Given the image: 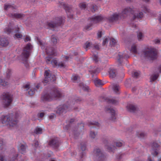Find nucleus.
Segmentation results:
<instances>
[{
    "instance_id": "f257e3e1",
    "label": "nucleus",
    "mask_w": 161,
    "mask_h": 161,
    "mask_svg": "<svg viewBox=\"0 0 161 161\" xmlns=\"http://www.w3.org/2000/svg\"><path fill=\"white\" fill-rule=\"evenodd\" d=\"M80 101L81 100L79 98H75L74 97H69L67 103L60 105L58 107L56 113L59 114L66 113L71 110L72 106L76 103Z\"/></svg>"
},
{
    "instance_id": "f03ea898",
    "label": "nucleus",
    "mask_w": 161,
    "mask_h": 161,
    "mask_svg": "<svg viewBox=\"0 0 161 161\" xmlns=\"http://www.w3.org/2000/svg\"><path fill=\"white\" fill-rule=\"evenodd\" d=\"M63 96L62 93L57 89L54 88L50 93L42 95L41 97V101L45 102L56 100Z\"/></svg>"
},
{
    "instance_id": "7ed1b4c3",
    "label": "nucleus",
    "mask_w": 161,
    "mask_h": 161,
    "mask_svg": "<svg viewBox=\"0 0 161 161\" xmlns=\"http://www.w3.org/2000/svg\"><path fill=\"white\" fill-rule=\"evenodd\" d=\"M157 51L154 48H147L142 52L141 57L149 60H154L157 57Z\"/></svg>"
},
{
    "instance_id": "20e7f679",
    "label": "nucleus",
    "mask_w": 161,
    "mask_h": 161,
    "mask_svg": "<svg viewBox=\"0 0 161 161\" xmlns=\"http://www.w3.org/2000/svg\"><path fill=\"white\" fill-rule=\"evenodd\" d=\"M33 48L32 45L30 43H28L24 48L23 51L22 53V59L25 63V66L27 67L29 66L28 63V59L30 56Z\"/></svg>"
},
{
    "instance_id": "39448f33",
    "label": "nucleus",
    "mask_w": 161,
    "mask_h": 161,
    "mask_svg": "<svg viewBox=\"0 0 161 161\" xmlns=\"http://www.w3.org/2000/svg\"><path fill=\"white\" fill-rule=\"evenodd\" d=\"M1 121L2 124L8 125L10 127H13L17 123L16 119L12 114L2 116Z\"/></svg>"
},
{
    "instance_id": "423d86ee",
    "label": "nucleus",
    "mask_w": 161,
    "mask_h": 161,
    "mask_svg": "<svg viewBox=\"0 0 161 161\" xmlns=\"http://www.w3.org/2000/svg\"><path fill=\"white\" fill-rule=\"evenodd\" d=\"M64 19L62 17H56L53 21L47 23V25L50 28H54L63 25Z\"/></svg>"
},
{
    "instance_id": "0eeeda50",
    "label": "nucleus",
    "mask_w": 161,
    "mask_h": 161,
    "mask_svg": "<svg viewBox=\"0 0 161 161\" xmlns=\"http://www.w3.org/2000/svg\"><path fill=\"white\" fill-rule=\"evenodd\" d=\"M2 99L4 107L7 108L9 106L12 101L11 96L7 93H4L2 95Z\"/></svg>"
},
{
    "instance_id": "6e6552de",
    "label": "nucleus",
    "mask_w": 161,
    "mask_h": 161,
    "mask_svg": "<svg viewBox=\"0 0 161 161\" xmlns=\"http://www.w3.org/2000/svg\"><path fill=\"white\" fill-rule=\"evenodd\" d=\"M49 70H45V77L43 81L44 84H47L50 81H53L56 80L55 76L54 75L50 74Z\"/></svg>"
},
{
    "instance_id": "1a4fd4ad",
    "label": "nucleus",
    "mask_w": 161,
    "mask_h": 161,
    "mask_svg": "<svg viewBox=\"0 0 161 161\" xmlns=\"http://www.w3.org/2000/svg\"><path fill=\"white\" fill-rule=\"evenodd\" d=\"M95 155L96 161H103L105 157L101 149L96 148L94 150Z\"/></svg>"
},
{
    "instance_id": "9d476101",
    "label": "nucleus",
    "mask_w": 161,
    "mask_h": 161,
    "mask_svg": "<svg viewBox=\"0 0 161 161\" xmlns=\"http://www.w3.org/2000/svg\"><path fill=\"white\" fill-rule=\"evenodd\" d=\"M135 9L134 8L130 7H127L124 8L122 12L121 15L124 17H126L130 14H133L134 13Z\"/></svg>"
},
{
    "instance_id": "9b49d317",
    "label": "nucleus",
    "mask_w": 161,
    "mask_h": 161,
    "mask_svg": "<svg viewBox=\"0 0 161 161\" xmlns=\"http://www.w3.org/2000/svg\"><path fill=\"white\" fill-rule=\"evenodd\" d=\"M152 149L153 152H152V154L156 156L158 153V149L159 148L160 146L157 142L155 141L153 142L151 145Z\"/></svg>"
},
{
    "instance_id": "f8f14e48",
    "label": "nucleus",
    "mask_w": 161,
    "mask_h": 161,
    "mask_svg": "<svg viewBox=\"0 0 161 161\" xmlns=\"http://www.w3.org/2000/svg\"><path fill=\"white\" fill-rule=\"evenodd\" d=\"M103 19V17L101 15H94L90 18V21L94 24L101 22Z\"/></svg>"
},
{
    "instance_id": "ddd939ff",
    "label": "nucleus",
    "mask_w": 161,
    "mask_h": 161,
    "mask_svg": "<svg viewBox=\"0 0 161 161\" xmlns=\"http://www.w3.org/2000/svg\"><path fill=\"white\" fill-rule=\"evenodd\" d=\"M105 110L106 111L111 114L110 120L114 121L116 119V114L114 110L112 108H106Z\"/></svg>"
},
{
    "instance_id": "4468645a",
    "label": "nucleus",
    "mask_w": 161,
    "mask_h": 161,
    "mask_svg": "<svg viewBox=\"0 0 161 161\" xmlns=\"http://www.w3.org/2000/svg\"><path fill=\"white\" fill-rule=\"evenodd\" d=\"M63 8L66 10L68 17L70 18H73V15L72 13V10L71 8L69 7L68 5L65 4H63Z\"/></svg>"
},
{
    "instance_id": "2eb2a0df",
    "label": "nucleus",
    "mask_w": 161,
    "mask_h": 161,
    "mask_svg": "<svg viewBox=\"0 0 161 161\" xmlns=\"http://www.w3.org/2000/svg\"><path fill=\"white\" fill-rule=\"evenodd\" d=\"M119 19V14L117 13H115L109 17L108 20L110 22H114L117 21Z\"/></svg>"
},
{
    "instance_id": "dca6fc26",
    "label": "nucleus",
    "mask_w": 161,
    "mask_h": 161,
    "mask_svg": "<svg viewBox=\"0 0 161 161\" xmlns=\"http://www.w3.org/2000/svg\"><path fill=\"white\" fill-rule=\"evenodd\" d=\"M49 145L53 147H58L59 146V142L57 138H53L50 141Z\"/></svg>"
},
{
    "instance_id": "f3484780",
    "label": "nucleus",
    "mask_w": 161,
    "mask_h": 161,
    "mask_svg": "<svg viewBox=\"0 0 161 161\" xmlns=\"http://www.w3.org/2000/svg\"><path fill=\"white\" fill-rule=\"evenodd\" d=\"M9 16L13 18L22 19L25 17V15L23 14L15 13L10 14Z\"/></svg>"
},
{
    "instance_id": "a211bd4d",
    "label": "nucleus",
    "mask_w": 161,
    "mask_h": 161,
    "mask_svg": "<svg viewBox=\"0 0 161 161\" xmlns=\"http://www.w3.org/2000/svg\"><path fill=\"white\" fill-rule=\"evenodd\" d=\"M126 107L128 111L130 112H135L138 110L137 106L132 104L127 105Z\"/></svg>"
},
{
    "instance_id": "6ab92c4d",
    "label": "nucleus",
    "mask_w": 161,
    "mask_h": 161,
    "mask_svg": "<svg viewBox=\"0 0 161 161\" xmlns=\"http://www.w3.org/2000/svg\"><path fill=\"white\" fill-rule=\"evenodd\" d=\"M128 58H129V56L128 55L125 54L119 53L118 55V56L117 58L118 62L120 64H121L124 58L126 59Z\"/></svg>"
},
{
    "instance_id": "aec40b11",
    "label": "nucleus",
    "mask_w": 161,
    "mask_h": 161,
    "mask_svg": "<svg viewBox=\"0 0 161 161\" xmlns=\"http://www.w3.org/2000/svg\"><path fill=\"white\" fill-rule=\"evenodd\" d=\"M46 52L49 55H55V49L52 47H47L46 48Z\"/></svg>"
},
{
    "instance_id": "412c9836",
    "label": "nucleus",
    "mask_w": 161,
    "mask_h": 161,
    "mask_svg": "<svg viewBox=\"0 0 161 161\" xmlns=\"http://www.w3.org/2000/svg\"><path fill=\"white\" fill-rule=\"evenodd\" d=\"M143 17V14L142 12H139L137 13L134 14L131 19L133 20H134L136 19H141Z\"/></svg>"
},
{
    "instance_id": "4be33fe9",
    "label": "nucleus",
    "mask_w": 161,
    "mask_h": 161,
    "mask_svg": "<svg viewBox=\"0 0 161 161\" xmlns=\"http://www.w3.org/2000/svg\"><path fill=\"white\" fill-rule=\"evenodd\" d=\"M109 73L110 78H115L116 76L117 71L115 69H110L109 71Z\"/></svg>"
},
{
    "instance_id": "5701e85b",
    "label": "nucleus",
    "mask_w": 161,
    "mask_h": 161,
    "mask_svg": "<svg viewBox=\"0 0 161 161\" xmlns=\"http://www.w3.org/2000/svg\"><path fill=\"white\" fill-rule=\"evenodd\" d=\"M73 133L74 138L77 139L80 134V128H75L73 130Z\"/></svg>"
},
{
    "instance_id": "b1692460",
    "label": "nucleus",
    "mask_w": 161,
    "mask_h": 161,
    "mask_svg": "<svg viewBox=\"0 0 161 161\" xmlns=\"http://www.w3.org/2000/svg\"><path fill=\"white\" fill-rule=\"evenodd\" d=\"M9 43L8 42L6 38H0V45L3 46H6Z\"/></svg>"
},
{
    "instance_id": "393cba45",
    "label": "nucleus",
    "mask_w": 161,
    "mask_h": 161,
    "mask_svg": "<svg viewBox=\"0 0 161 161\" xmlns=\"http://www.w3.org/2000/svg\"><path fill=\"white\" fill-rule=\"evenodd\" d=\"M112 88L114 92L116 93H119V85L117 84H113L112 85Z\"/></svg>"
},
{
    "instance_id": "a878e982",
    "label": "nucleus",
    "mask_w": 161,
    "mask_h": 161,
    "mask_svg": "<svg viewBox=\"0 0 161 161\" xmlns=\"http://www.w3.org/2000/svg\"><path fill=\"white\" fill-rule=\"evenodd\" d=\"M97 136V132H96L92 130L90 131L89 136L92 139H96Z\"/></svg>"
},
{
    "instance_id": "bb28decb",
    "label": "nucleus",
    "mask_w": 161,
    "mask_h": 161,
    "mask_svg": "<svg viewBox=\"0 0 161 161\" xmlns=\"http://www.w3.org/2000/svg\"><path fill=\"white\" fill-rule=\"evenodd\" d=\"M16 9V6H13L12 5L10 4L6 3L5 4L4 6V9L5 10H8L9 8Z\"/></svg>"
},
{
    "instance_id": "cd10ccee",
    "label": "nucleus",
    "mask_w": 161,
    "mask_h": 161,
    "mask_svg": "<svg viewBox=\"0 0 161 161\" xmlns=\"http://www.w3.org/2000/svg\"><path fill=\"white\" fill-rule=\"evenodd\" d=\"M107 101L109 103L114 104H116L118 102L117 99L114 98H108L107 99Z\"/></svg>"
},
{
    "instance_id": "c85d7f7f",
    "label": "nucleus",
    "mask_w": 161,
    "mask_h": 161,
    "mask_svg": "<svg viewBox=\"0 0 161 161\" xmlns=\"http://www.w3.org/2000/svg\"><path fill=\"white\" fill-rule=\"evenodd\" d=\"M94 83L97 86H99L103 85L101 80L97 78L95 79L94 80Z\"/></svg>"
},
{
    "instance_id": "c756f323",
    "label": "nucleus",
    "mask_w": 161,
    "mask_h": 161,
    "mask_svg": "<svg viewBox=\"0 0 161 161\" xmlns=\"http://www.w3.org/2000/svg\"><path fill=\"white\" fill-rule=\"evenodd\" d=\"M137 37L139 41H140L143 40L144 35L141 31H139L137 32Z\"/></svg>"
},
{
    "instance_id": "7c9ffc66",
    "label": "nucleus",
    "mask_w": 161,
    "mask_h": 161,
    "mask_svg": "<svg viewBox=\"0 0 161 161\" xmlns=\"http://www.w3.org/2000/svg\"><path fill=\"white\" fill-rule=\"evenodd\" d=\"M79 7L81 10H85L86 8L87 5L86 2H82L79 4Z\"/></svg>"
},
{
    "instance_id": "2f4dec72",
    "label": "nucleus",
    "mask_w": 161,
    "mask_h": 161,
    "mask_svg": "<svg viewBox=\"0 0 161 161\" xmlns=\"http://www.w3.org/2000/svg\"><path fill=\"white\" fill-rule=\"evenodd\" d=\"M5 75L6 76V80H8L11 75V70L10 69H8Z\"/></svg>"
},
{
    "instance_id": "473e14b6",
    "label": "nucleus",
    "mask_w": 161,
    "mask_h": 161,
    "mask_svg": "<svg viewBox=\"0 0 161 161\" xmlns=\"http://www.w3.org/2000/svg\"><path fill=\"white\" fill-rule=\"evenodd\" d=\"M104 143L105 144L106 148L109 151H112V148L110 147V144L109 143L108 141L107 140H105L104 141Z\"/></svg>"
},
{
    "instance_id": "72a5a7b5",
    "label": "nucleus",
    "mask_w": 161,
    "mask_h": 161,
    "mask_svg": "<svg viewBox=\"0 0 161 161\" xmlns=\"http://www.w3.org/2000/svg\"><path fill=\"white\" fill-rule=\"evenodd\" d=\"M79 86L82 89L85 91H87L89 89L88 86H87L85 85L82 82L80 83L79 85Z\"/></svg>"
},
{
    "instance_id": "f704fd0d",
    "label": "nucleus",
    "mask_w": 161,
    "mask_h": 161,
    "mask_svg": "<svg viewBox=\"0 0 161 161\" xmlns=\"http://www.w3.org/2000/svg\"><path fill=\"white\" fill-rule=\"evenodd\" d=\"M99 71V69L95 67H94V68H92L90 70H89V72L91 74H96V73H98Z\"/></svg>"
},
{
    "instance_id": "c9c22d12",
    "label": "nucleus",
    "mask_w": 161,
    "mask_h": 161,
    "mask_svg": "<svg viewBox=\"0 0 161 161\" xmlns=\"http://www.w3.org/2000/svg\"><path fill=\"white\" fill-rule=\"evenodd\" d=\"M88 125L91 127H93V126H91V125H94L98 127L100 126V124L98 122L94 121L90 122Z\"/></svg>"
},
{
    "instance_id": "e433bc0d",
    "label": "nucleus",
    "mask_w": 161,
    "mask_h": 161,
    "mask_svg": "<svg viewBox=\"0 0 161 161\" xmlns=\"http://www.w3.org/2000/svg\"><path fill=\"white\" fill-rule=\"evenodd\" d=\"M158 77V74L152 75L150 77V82H153L156 80Z\"/></svg>"
},
{
    "instance_id": "4c0bfd02",
    "label": "nucleus",
    "mask_w": 161,
    "mask_h": 161,
    "mask_svg": "<svg viewBox=\"0 0 161 161\" xmlns=\"http://www.w3.org/2000/svg\"><path fill=\"white\" fill-rule=\"evenodd\" d=\"M34 133L36 134H41L42 132V129L38 127H37L34 131Z\"/></svg>"
},
{
    "instance_id": "58836bf2",
    "label": "nucleus",
    "mask_w": 161,
    "mask_h": 161,
    "mask_svg": "<svg viewBox=\"0 0 161 161\" xmlns=\"http://www.w3.org/2000/svg\"><path fill=\"white\" fill-rule=\"evenodd\" d=\"M5 32L6 33L9 34L11 33H13V29L9 27H7L4 30Z\"/></svg>"
},
{
    "instance_id": "ea45409f",
    "label": "nucleus",
    "mask_w": 161,
    "mask_h": 161,
    "mask_svg": "<svg viewBox=\"0 0 161 161\" xmlns=\"http://www.w3.org/2000/svg\"><path fill=\"white\" fill-rule=\"evenodd\" d=\"M72 79L74 82H78L80 79V77L78 75H75L73 76V77L72 78Z\"/></svg>"
},
{
    "instance_id": "a19ab883",
    "label": "nucleus",
    "mask_w": 161,
    "mask_h": 161,
    "mask_svg": "<svg viewBox=\"0 0 161 161\" xmlns=\"http://www.w3.org/2000/svg\"><path fill=\"white\" fill-rule=\"evenodd\" d=\"M0 84L3 86H5L8 85V83L4 79H0Z\"/></svg>"
},
{
    "instance_id": "79ce46f5",
    "label": "nucleus",
    "mask_w": 161,
    "mask_h": 161,
    "mask_svg": "<svg viewBox=\"0 0 161 161\" xmlns=\"http://www.w3.org/2000/svg\"><path fill=\"white\" fill-rule=\"evenodd\" d=\"M51 42L54 44H56L57 42V40L56 38L53 35H52L51 36Z\"/></svg>"
},
{
    "instance_id": "37998d69",
    "label": "nucleus",
    "mask_w": 161,
    "mask_h": 161,
    "mask_svg": "<svg viewBox=\"0 0 161 161\" xmlns=\"http://www.w3.org/2000/svg\"><path fill=\"white\" fill-rule=\"evenodd\" d=\"M116 43V41L114 39L112 38L110 39V44L111 46L115 45Z\"/></svg>"
},
{
    "instance_id": "c03bdc74",
    "label": "nucleus",
    "mask_w": 161,
    "mask_h": 161,
    "mask_svg": "<svg viewBox=\"0 0 161 161\" xmlns=\"http://www.w3.org/2000/svg\"><path fill=\"white\" fill-rule=\"evenodd\" d=\"M26 148V147L25 145L22 144L19 147V149L22 152H24L25 151Z\"/></svg>"
},
{
    "instance_id": "a18cd8bd",
    "label": "nucleus",
    "mask_w": 161,
    "mask_h": 161,
    "mask_svg": "<svg viewBox=\"0 0 161 161\" xmlns=\"http://www.w3.org/2000/svg\"><path fill=\"white\" fill-rule=\"evenodd\" d=\"M35 93L34 90L33 89H29L28 92V94L31 96L34 94Z\"/></svg>"
},
{
    "instance_id": "49530a36",
    "label": "nucleus",
    "mask_w": 161,
    "mask_h": 161,
    "mask_svg": "<svg viewBox=\"0 0 161 161\" xmlns=\"http://www.w3.org/2000/svg\"><path fill=\"white\" fill-rule=\"evenodd\" d=\"M93 24L91 22L90 23L85 26V29L86 30H90L91 27Z\"/></svg>"
},
{
    "instance_id": "de8ad7c7",
    "label": "nucleus",
    "mask_w": 161,
    "mask_h": 161,
    "mask_svg": "<svg viewBox=\"0 0 161 161\" xmlns=\"http://www.w3.org/2000/svg\"><path fill=\"white\" fill-rule=\"evenodd\" d=\"M85 46L84 47V48L86 49L92 45V43L87 41L85 43Z\"/></svg>"
},
{
    "instance_id": "09e8293b",
    "label": "nucleus",
    "mask_w": 161,
    "mask_h": 161,
    "mask_svg": "<svg viewBox=\"0 0 161 161\" xmlns=\"http://www.w3.org/2000/svg\"><path fill=\"white\" fill-rule=\"evenodd\" d=\"M98 7L96 5H92L91 8V11L92 12H94L96 10H97Z\"/></svg>"
},
{
    "instance_id": "8fccbe9b",
    "label": "nucleus",
    "mask_w": 161,
    "mask_h": 161,
    "mask_svg": "<svg viewBox=\"0 0 161 161\" xmlns=\"http://www.w3.org/2000/svg\"><path fill=\"white\" fill-rule=\"evenodd\" d=\"M75 119H72L70 120L69 121V125H67L66 126L69 127L71 126L74 123L75 121Z\"/></svg>"
},
{
    "instance_id": "3c124183",
    "label": "nucleus",
    "mask_w": 161,
    "mask_h": 161,
    "mask_svg": "<svg viewBox=\"0 0 161 161\" xmlns=\"http://www.w3.org/2000/svg\"><path fill=\"white\" fill-rule=\"evenodd\" d=\"M51 63L52 64L54 65L55 66H58V65L57 60L55 59L52 60V61H51Z\"/></svg>"
},
{
    "instance_id": "603ef678",
    "label": "nucleus",
    "mask_w": 161,
    "mask_h": 161,
    "mask_svg": "<svg viewBox=\"0 0 161 161\" xmlns=\"http://www.w3.org/2000/svg\"><path fill=\"white\" fill-rule=\"evenodd\" d=\"M80 148L82 151H84L86 148V145L85 143H81L80 144Z\"/></svg>"
},
{
    "instance_id": "864d4df0",
    "label": "nucleus",
    "mask_w": 161,
    "mask_h": 161,
    "mask_svg": "<svg viewBox=\"0 0 161 161\" xmlns=\"http://www.w3.org/2000/svg\"><path fill=\"white\" fill-rule=\"evenodd\" d=\"M22 36V35L19 33H16L14 35V37L17 38H21Z\"/></svg>"
},
{
    "instance_id": "5fc2aeb1",
    "label": "nucleus",
    "mask_w": 161,
    "mask_h": 161,
    "mask_svg": "<svg viewBox=\"0 0 161 161\" xmlns=\"http://www.w3.org/2000/svg\"><path fill=\"white\" fill-rule=\"evenodd\" d=\"M23 88L24 89H25L26 91L28 90L30 88V86L29 84H25V85L23 86Z\"/></svg>"
},
{
    "instance_id": "6e6d98bb",
    "label": "nucleus",
    "mask_w": 161,
    "mask_h": 161,
    "mask_svg": "<svg viewBox=\"0 0 161 161\" xmlns=\"http://www.w3.org/2000/svg\"><path fill=\"white\" fill-rule=\"evenodd\" d=\"M12 29L13 31V33H19V28L15 27Z\"/></svg>"
},
{
    "instance_id": "4d7b16f0",
    "label": "nucleus",
    "mask_w": 161,
    "mask_h": 161,
    "mask_svg": "<svg viewBox=\"0 0 161 161\" xmlns=\"http://www.w3.org/2000/svg\"><path fill=\"white\" fill-rule=\"evenodd\" d=\"M114 144L118 147H120L123 145V143L120 142H114Z\"/></svg>"
},
{
    "instance_id": "13d9d810",
    "label": "nucleus",
    "mask_w": 161,
    "mask_h": 161,
    "mask_svg": "<svg viewBox=\"0 0 161 161\" xmlns=\"http://www.w3.org/2000/svg\"><path fill=\"white\" fill-rule=\"evenodd\" d=\"M145 134L142 132H140L138 134V136L139 137L142 138L145 136Z\"/></svg>"
},
{
    "instance_id": "bf43d9fd",
    "label": "nucleus",
    "mask_w": 161,
    "mask_h": 161,
    "mask_svg": "<svg viewBox=\"0 0 161 161\" xmlns=\"http://www.w3.org/2000/svg\"><path fill=\"white\" fill-rule=\"evenodd\" d=\"M58 67H60L61 68H64L65 67V65H64V64L63 62L59 63L58 64Z\"/></svg>"
},
{
    "instance_id": "052dcab7",
    "label": "nucleus",
    "mask_w": 161,
    "mask_h": 161,
    "mask_svg": "<svg viewBox=\"0 0 161 161\" xmlns=\"http://www.w3.org/2000/svg\"><path fill=\"white\" fill-rule=\"evenodd\" d=\"M131 50L134 53L136 52V47L135 45H133L132 46Z\"/></svg>"
},
{
    "instance_id": "680f3d73",
    "label": "nucleus",
    "mask_w": 161,
    "mask_h": 161,
    "mask_svg": "<svg viewBox=\"0 0 161 161\" xmlns=\"http://www.w3.org/2000/svg\"><path fill=\"white\" fill-rule=\"evenodd\" d=\"M93 59L96 62H97L98 61V55L96 54L94 55Z\"/></svg>"
},
{
    "instance_id": "e2e57ef3",
    "label": "nucleus",
    "mask_w": 161,
    "mask_h": 161,
    "mask_svg": "<svg viewBox=\"0 0 161 161\" xmlns=\"http://www.w3.org/2000/svg\"><path fill=\"white\" fill-rule=\"evenodd\" d=\"M18 155V154H16L14 156L12 157L11 160L10 161H15Z\"/></svg>"
},
{
    "instance_id": "0e129e2a",
    "label": "nucleus",
    "mask_w": 161,
    "mask_h": 161,
    "mask_svg": "<svg viewBox=\"0 0 161 161\" xmlns=\"http://www.w3.org/2000/svg\"><path fill=\"white\" fill-rule=\"evenodd\" d=\"M25 42H26L29 41H31V39L29 36H25V38L24 39Z\"/></svg>"
},
{
    "instance_id": "69168bd1",
    "label": "nucleus",
    "mask_w": 161,
    "mask_h": 161,
    "mask_svg": "<svg viewBox=\"0 0 161 161\" xmlns=\"http://www.w3.org/2000/svg\"><path fill=\"white\" fill-rule=\"evenodd\" d=\"M46 58V62L48 64H51V61H52L51 58Z\"/></svg>"
},
{
    "instance_id": "338daca9",
    "label": "nucleus",
    "mask_w": 161,
    "mask_h": 161,
    "mask_svg": "<svg viewBox=\"0 0 161 161\" xmlns=\"http://www.w3.org/2000/svg\"><path fill=\"white\" fill-rule=\"evenodd\" d=\"M139 73L137 72H134L133 76L134 77L137 78L139 75Z\"/></svg>"
},
{
    "instance_id": "774afa93",
    "label": "nucleus",
    "mask_w": 161,
    "mask_h": 161,
    "mask_svg": "<svg viewBox=\"0 0 161 161\" xmlns=\"http://www.w3.org/2000/svg\"><path fill=\"white\" fill-rule=\"evenodd\" d=\"M108 41V40L107 38H105L103 41V45L104 46L106 43H107Z\"/></svg>"
}]
</instances>
